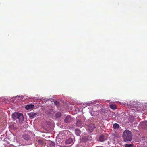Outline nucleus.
Instances as JSON below:
<instances>
[{"instance_id":"9d476101","label":"nucleus","mask_w":147,"mask_h":147,"mask_svg":"<svg viewBox=\"0 0 147 147\" xmlns=\"http://www.w3.org/2000/svg\"><path fill=\"white\" fill-rule=\"evenodd\" d=\"M77 125L79 127H82L83 125L82 121L81 120H78L77 122Z\"/></svg>"},{"instance_id":"f257e3e1","label":"nucleus","mask_w":147,"mask_h":147,"mask_svg":"<svg viewBox=\"0 0 147 147\" xmlns=\"http://www.w3.org/2000/svg\"><path fill=\"white\" fill-rule=\"evenodd\" d=\"M132 137L131 132L128 130H125L123 133V139L125 142L131 141L132 139Z\"/></svg>"},{"instance_id":"6ab92c4d","label":"nucleus","mask_w":147,"mask_h":147,"mask_svg":"<svg viewBox=\"0 0 147 147\" xmlns=\"http://www.w3.org/2000/svg\"><path fill=\"white\" fill-rule=\"evenodd\" d=\"M54 104L57 106H58L59 105V102L57 101H56L54 102Z\"/></svg>"},{"instance_id":"aec40b11","label":"nucleus","mask_w":147,"mask_h":147,"mask_svg":"<svg viewBox=\"0 0 147 147\" xmlns=\"http://www.w3.org/2000/svg\"><path fill=\"white\" fill-rule=\"evenodd\" d=\"M129 119H130V120L131 119H132V121H134V117H131L130 118H129Z\"/></svg>"},{"instance_id":"0eeeda50","label":"nucleus","mask_w":147,"mask_h":147,"mask_svg":"<svg viewBox=\"0 0 147 147\" xmlns=\"http://www.w3.org/2000/svg\"><path fill=\"white\" fill-rule=\"evenodd\" d=\"M28 115L32 119L36 117V115H37V114L36 113L31 112L28 113Z\"/></svg>"},{"instance_id":"7ed1b4c3","label":"nucleus","mask_w":147,"mask_h":147,"mask_svg":"<svg viewBox=\"0 0 147 147\" xmlns=\"http://www.w3.org/2000/svg\"><path fill=\"white\" fill-rule=\"evenodd\" d=\"M23 138L26 140H30L31 139L30 136L28 134L25 133L22 135Z\"/></svg>"},{"instance_id":"1a4fd4ad","label":"nucleus","mask_w":147,"mask_h":147,"mask_svg":"<svg viewBox=\"0 0 147 147\" xmlns=\"http://www.w3.org/2000/svg\"><path fill=\"white\" fill-rule=\"evenodd\" d=\"M34 107V105H33L30 104L27 105L26 107L25 108L27 110H29L32 109Z\"/></svg>"},{"instance_id":"f3484780","label":"nucleus","mask_w":147,"mask_h":147,"mask_svg":"<svg viewBox=\"0 0 147 147\" xmlns=\"http://www.w3.org/2000/svg\"><path fill=\"white\" fill-rule=\"evenodd\" d=\"M133 146V144H126L125 145V147H132Z\"/></svg>"},{"instance_id":"f03ea898","label":"nucleus","mask_w":147,"mask_h":147,"mask_svg":"<svg viewBox=\"0 0 147 147\" xmlns=\"http://www.w3.org/2000/svg\"><path fill=\"white\" fill-rule=\"evenodd\" d=\"M12 118L14 120L17 119H18L20 122L23 121L24 119L23 115L22 113L15 112L12 114Z\"/></svg>"},{"instance_id":"6e6552de","label":"nucleus","mask_w":147,"mask_h":147,"mask_svg":"<svg viewBox=\"0 0 147 147\" xmlns=\"http://www.w3.org/2000/svg\"><path fill=\"white\" fill-rule=\"evenodd\" d=\"M73 142V139L72 138H69L66 140L65 143L66 144H69L72 143Z\"/></svg>"},{"instance_id":"ddd939ff","label":"nucleus","mask_w":147,"mask_h":147,"mask_svg":"<svg viewBox=\"0 0 147 147\" xmlns=\"http://www.w3.org/2000/svg\"><path fill=\"white\" fill-rule=\"evenodd\" d=\"M38 144L39 145H42L44 143V140L41 139L38 140Z\"/></svg>"},{"instance_id":"2eb2a0df","label":"nucleus","mask_w":147,"mask_h":147,"mask_svg":"<svg viewBox=\"0 0 147 147\" xmlns=\"http://www.w3.org/2000/svg\"><path fill=\"white\" fill-rule=\"evenodd\" d=\"M61 115V113L60 112H57L55 115V117L57 118H59Z\"/></svg>"},{"instance_id":"4468645a","label":"nucleus","mask_w":147,"mask_h":147,"mask_svg":"<svg viewBox=\"0 0 147 147\" xmlns=\"http://www.w3.org/2000/svg\"><path fill=\"white\" fill-rule=\"evenodd\" d=\"M110 108L113 109L115 110L116 109V107L115 105L113 104H111L110 105Z\"/></svg>"},{"instance_id":"39448f33","label":"nucleus","mask_w":147,"mask_h":147,"mask_svg":"<svg viewBox=\"0 0 147 147\" xmlns=\"http://www.w3.org/2000/svg\"><path fill=\"white\" fill-rule=\"evenodd\" d=\"M72 121L71 117L69 115L67 116L64 119V121L66 123H68L71 122Z\"/></svg>"},{"instance_id":"f8f14e48","label":"nucleus","mask_w":147,"mask_h":147,"mask_svg":"<svg viewBox=\"0 0 147 147\" xmlns=\"http://www.w3.org/2000/svg\"><path fill=\"white\" fill-rule=\"evenodd\" d=\"M100 141V142H103L105 140V136L103 135H102L100 136L99 138Z\"/></svg>"},{"instance_id":"412c9836","label":"nucleus","mask_w":147,"mask_h":147,"mask_svg":"<svg viewBox=\"0 0 147 147\" xmlns=\"http://www.w3.org/2000/svg\"><path fill=\"white\" fill-rule=\"evenodd\" d=\"M94 111H91V115L92 116H94L93 115V113H94Z\"/></svg>"},{"instance_id":"9b49d317","label":"nucleus","mask_w":147,"mask_h":147,"mask_svg":"<svg viewBox=\"0 0 147 147\" xmlns=\"http://www.w3.org/2000/svg\"><path fill=\"white\" fill-rule=\"evenodd\" d=\"M81 131L78 129H76L75 130V134L77 136H79L81 134Z\"/></svg>"},{"instance_id":"20e7f679","label":"nucleus","mask_w":147,"mask_h":147,"mask_svg":"<svg viewBox=\"0 0 147 147\" xmlns=\"http://www.w3.org/2000/svg\"><path fill=\"white\" fill-rule=\"evenodd\" d=\"M96 127L94 124L91 123L88 126V129L90 132H92L93 130L96 128Z\"/></svg>"},{"instance_id":"a211bd4d","label":"nucleus","mask_w":147,"mask_h":147,"mask_svg":"<svg viewBox=\"0 0 147 147\" xmlns=\"http://www.w3.org/2000/svg\"><path fill=\"white\" fill-rule=\"evenodd\" d=\"M50 146H53L54 145L55 143L54 142L50 141Z\"/></svg>"},{"instance_id":"dca6fc26","label":"nucleus","mask_w":147,"mask_h":147,"mask_svg":"<svg viewBox=\"0 0 147 147\" xmlns=\"http://www.w3.org/2000/svg\"><path fill=\"white\" fill-rule=\"evenodd\" d=\"M113 127L114 129H118L119 127V125L117 123H115L113 124Z\"/></svg>"},{"instance_id":"423d86ee","label":"nucleus","mask_w":147,"mask_h":147,"mask_svg":"<svg viewBox=\"0 0 147 147\" xmlns=\"http://www.w3.org/2000/svg\"><path fill=\"white\" fill-rule=\"evenodd\" d=\"M140 125L142 128L146 129H147V121H145L142 122Z\"/></svg>"}]
</instances>
